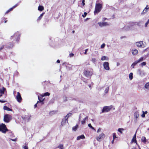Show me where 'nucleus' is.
<instances>
[{"mask_svg": "<svg viewBox=\"0 0 149 149\" xmlns=\"http://www.w3.org/2000/svg\"><path fill=\"white\" fill-rule=\"evenodd\" d=\"M144 60V57H142L140 58L138 60H137V61L139 63L143 61Z\"/></svg>", "mask_w": 149, "mask_h": 149, "instance_id": "obj_26", "label": "nucleus"}, {"mask_svg": "<svg viewBox=\"0 0 149 149\" xmlns=\"http://www.w3.org/2000/svg\"><path fill=\"white\" fill-rule=\"evenodd\" d=\"M149 23V22H147L145 24V26L146 27L147 26V25Z\"/></svg>", "mask_w": 149, "mask_h": 149, "instance_id": "obj_60", "label": "nucleus"}, {"mask_svg": "<svg viewBox=\"0 0 149 149\" xmlns=\"http://www.w3.org/2000/svg\"><path fill=\"white\" fill-rule=\"evenodd\" d=\"M3 109L4 110H7V111H12V110L7 107V106H5L3 107Z\"/></svg>", "mask_w": 149, "mask_h": 149, "instance_id": "obj_22", "label": "nucleus"}, {"mask_svg": "<svg viewBox=\"0 0 149 149\" xmlns=\"http://www.w3.org/2000/svg\"><path fill=\"white\" fill-rule=\"evenodd\" d=\"M11 119V116L8 114H6L4 116L3 120L6 123L9 122Z\"/></svg>", "mask_w": 149, "mask_h": 149, "instance_id": "obj_5", "label": "nucleus"}, {"mask_svg": "<svg viewBox=\"0 0 149 149\" xmlns=\"http://www.w3.org/2000/svg\"><path fill=\"white\" fill-rule=\"evenodd\" d=\"M136 132L135 134H134V136H133V138H134V139H136Z\"/></svg>", "mask_w": 149, "mask_h": 149, "instance_id": "obj_57", "label": "nucleus"}, {"mask_svg": "<svg viewBox=\"0 0 149 149\" xmlns=\"http://www.w3.org/2000/svg\"><path fill=\"white\" fill-rule=\"evenodd\" d=\"M22 99L21 97V95H20V94L19 93V103L21 102V101L22 100Z\"/></svg>", "mask_w": 149, "mask_h": 149, "instance_id": "obj_42", "label": "nucleus"}, {"mask_svg": "<svg viewBox=\"0 0 149 149\" xmlns=\"http://www.w3.org/2000/svg\"><path fill=\"white\" fill-rule=\"evenodd\" d=\"M68 122V120H67L66 119L64 118L63 119H62V122H61V125L62 126H63L65 125V123H66V122Z\"/></svg>", "mask_w": 149, "mask_h": 149, "instance_id": "obj_19", "label": "nucleus"}, {"mask_svg": "<svg viewBox=\"0 0 149 149\" xmlns=\"http://www.w3.org/2000/svg\"><path fill=\"white\" fill-rule=\"evenodd\" d=\"M112 108L111 106H105L103 109L102 112H107L109 111Z\"/></svg>", "mask_w": 149, "mask_h": 149, "instance_id": "obj_8", "label": "nucleus"}, {"mask_svg": "<svg viewBox=\"0 0 149 149\" xmlns=\"http://www.w3.org/2000/svg\"><path fill=\"white\" fill-rule=\"evenodd\" d=\"M18 37H19V32L17 31V32L15 33L13 36H11V39H15L16 41H18Z\"/></svg>", "mask_w": 149, "mask_h": 149, "instance_id": "obj_9", "label": "nucleus"}, {"mask_svg": "<svg viewBox=\"0 0 149 149\" xmlns=\"http://www.w3.org/2000/svg\"><path fill=\"white\" fill-rule=\"evenodd\" d=\"M67 97L66 96H64L63 97V100L64 101H65L67 100Z\"/></svg>", "mask_w": 149, "mask_h": 149, "instance_id": "obj_43", "label": "nucleus"}, {"mask_svg": "<svg viewBox=\"0 0 149 149\" xmlns=\"http://www.w3.org/2000/svg\"><path fill=\"white\" fill-rule=\"evenodd\" d=\"M63 146V144H60L59 145L58 147L57 148H62Z\"/></svg>", "mask_w": 149, "mask_h": 149, "instance_id": "obj_44", "label": "nucleus"}, {"mask_svg": "<svg viewBox=\"0 0 149 149\" xmlns=\"http://www.w3.org/2000/svg\"><path fill=\"white\" fill-rule=\"evenodd\" d=\"M145 87L147 89H149V82L145 84Z\"/></svg>", "mask_w": 149, "mask_h": 149, "instance_id": "obj_29", "label": "nucleus"}, {"mask_svg": "<svg viewBox=\"0 0 149 149\" xmlns=\"http://www.w3.org/2000/svg\"><path fill=\"white\" fill-rule=\"evenodd\" d=\"M102 130V129L101 128H99L97 131V133H99Z\"/></svg>", "mask_w": 149, "mask_h": 149, "instance_id": "obj_47", "label": "nucleus"}, {"mask_svg": "<svg viewBox=\"0 0 149 149\" xmlns=\"http://www.w3.org/2000/svg\"><path fill=\"white\" fill-rule=\"evenodd\" d=\"M81 124L83 125H84L85 123L86 122L85 120H84L81 121Z\"/></svg>", "mask_w": 149, "mask_h": 149, "instance_id": "obj_50", "label": "nucleus"}, {"mask_svg": "<svg viewBox=\"0 0 149 149\" xmlns=\"http://www.w3.org/2000/svg\"><path fill=\"white\" fill-rule=\"evenodd\" d=\"M139 112L137 111L135 112L134 113V117L135 118V119L134 120V121L135 122H136L137 118L139 117Z\"/></svg>", "mask_w": 149, "mask_h": 149, "instance_id": "obj_14", "label": "nucleus"}, {"mask_svg": "<svg viewBox=\"0 0 149 149\" xmlns=\"http://www.w3.org/2000/svg\"><path fill=\"white\" fill-rule=\"evenodd\" d=\"M8 130L7 129L6 126L4 124L2 123L0 124V131L3 133L5 134Z\"/></svg>", "mask_w": 149, "mask_h": 149, "instance_id": "obj_2", "label": "nucleus"}, {"mask_svg": "<svg viewBox=\"0 0 149 149\" xmlns=\"http://www.w3.org/2000/svg\"><path fill=\"white\" fill-rule=\"evenodd\" d=\"M141 140L144 143H145L146 142V138L144 136H143L142 137Z\"/></svg>", "mask_w": 149, "mask_h": 149, "instance_id": "obj_34", "label": "nucleus"}, {"mask_svg": "<svg viewBox=\"0 0 149 149\" xmlns=\"http://www.w3.org/2000/svg\"><path fill=\"white\" fill-rule=\"evenodd\" d=\"M98 24L101 27H103L109 25V23L107 22H99Z\"/></svg>", "mask_w": 149, "mask_h": 149, "instance_id": "obj_10", "label": "nucleus"}, {"mask_svg": "<svg viewBox=\"0 0 149 149\" xmlns=\"http://www.w3.org/2000/svg\"><path fill=\"white\" fill-rule=\"evenodd\" d=\"M104 68L106 70H110L109 63L108 62H105L103 64Z\"/></svg>", "mask_w": 149, "mask_h": 149, "instance_id": "obj_11", "label": "nucleus"}, {"mask_svg": "<svg viewBox=\"0 0 149 149\" xmlns=\"http://www.w3.org/2000/svg\"><path fill=\"white\" fill-rule=\"evenodd\" d=\"M85 138L83 134H82L80 136H77V140H79L81 139H84Z\"/></svg>", "mask_w": 149, "mask_h": 149, "instance_id": "obj_20", "label": "nucleus"}, {"mask_svg": "<svg viewBox=\"0 0 149 149\" xmlns=\"http://www.w3.org/2000/svg\"><path fill=\"white\" fill-rule=\"evenodd\" d=\"M141 64L142 66H144L146 65V63L145 62H143Z\"/></svg>", "mask_w": 149, "mask_h": 149, "instance_id": "obj_52", "label": "nucleus"}, {"mask_svg": "<svg viewBox=\"0 0 149 149\" xmlns=\"http://www.w3.org/2000/svg\"><path fill=\"white\" fill-rule=\"evenodd\" d=\"M16 98L17 102H19V92L17 93V94L16 97Z\"/></svg>", "mask_w": 149, "mask_h": 149, "instance_id": "obj_41", "label": "nucleus"}, {"mask_svg": "<svg viewBox=\"0 0 149 149\" xmlns=\"http://www.w3.org/2000/svg\"><path fill=\"white\" fill-rule=\"evenodd\" d=\"M45 13H43L42 14H41L40 16L38 17V19H37V21L40 20L41 19L42 17L44 15Z\"/></svg>", "mask_w": 149, "mask_h": 149, "instance_id": "obj_30", "label": "nucleus"}, {"mask_svg": "<svg viewBox=\"0 0 149 149\" xmlns=\"http://www.w3.org/2000/svg\"><path fill=\"white\" fill-rule=\"evenodd\" d=\"M124 130V129L119 128L118 129V132H120L121 134H122L123 132L122 131H123Z\"/></svg>", "mask_w": 149, "mask_h": 149, "instance_id": "obj_35", "label": "nucleus"}, {"mask_svg": "<svg viewBox=\"0 0 149 149\" xmlns=\"http://www.w3.org/2000/svg\"><path fill=\"white\" fill-rule=\"evenodd\" d=\"M105 46V44L104 43L103 44L101 45V48L102 49L104 48V47Z\"/></svg>", "mask_w": 149, "mask_h": 149, "instance_id": "obj_48", "label": "nucleus"}, {"mask_svg": "<svg viewBox=\"0 0 149 149\" xmlns=\"http://www.w3.org/2000/svg\"><path fill=\"white\" fill-rule=\"evenodd\" d=\"M38 103V101L37 103L34 105V108H36L37 107V104Z\"/></svg>", "mask_w": 149, "mask_h": 149, "instance_id": "obj_58", "label": "nucleus"}, {"mask_svg": "<svg viewBox=\"0 0 149 149\" xmlns=\"http://www.w3.org/2000/svg\"><path fill=\"white\" fill-rule=\"evenodd\" d=\"M77 125L73 127H72V130L74 131H75L77 129Z\"/></svg>", "mask_w": 149, "mask_h": 149, "instance_id": "obj_39", "label": "nucleus"}, {"mask_svg": "<svg viewBox=\"0 0 149 149\" xmlns=\"http://www.w3.org/2000/svg\"><path fill=\"white\" fill-rule=\"evenodd\" d=\"M17 140V138H15V139H10V140L14 141H16Z\"/></svg>", "mask_w": 149, "mask_h": 149, "instance_id": "obj_49", "label": "nucleus"}, {"mask_svg": "<svg viewBox=\"0 0 149 149\" xmlns=\"http://www.w3.org/2000/svg\"><path fill=\"white\" fill-rule=\"evenodd\" d=\"M109 87L108 86V87H107L105 89V91H104V92L105 93H107L108 92L109 90Z\"/></svg>", "mask_w": 149, "mask_h": 149, "instance_id": "obj_37", "label": "nucleus"}, {"mask_svg": "<svg viewBox=\"0 0 149 149\" xmlns=\"http://www.w3.org/2000/svg\"><path fill=\"white\" fill-rule=\"evenodd\" d=\"M132 52L133 55H136L138 53V51L136 49H132Z\"/></svg>", "mask_w": 149, "mask_h": 149, "instance_id": "obj_17", "label": "nucleus"}, {"mask_svg": "<svg viewBox=\"0 0 149 149\" xmlns=\"http://www.w3.org/2000/svg\"><path fill=\"white\" fill-rule=\"evenodd\" d=\"M31 115L28 114L25 115H23L22 116V118L24 121V123L28 122L31 120Z\"/></svg>", "mask_w": 149, "mask_h": 149, "instance_id": "obj_3", "label": "nucleus"}, {"mask_svg": "<svg viewBox=\"0 0 149 149\" xmlns=\"http://www.w3.org/2000/svg\"><path fill=\"white\" fill-rule=\"evenodd\" d=\"M24 149H28V147L27 145H25L24 146Z\"/></svg>", "mask_w": 149, "mask_h": 149, "instance_id": "obj_54", "label": "nucleus"}, {"mask_svg": "<svg viewBox=\"0 0 149 149\" xmlns=\"http://www.w3.org/2000/svg\"><path fill=\"white\" fill-rule=\"evenodd\" d=\"M72 115V113H69L67 115L64 117L67 120H68V118L69 116H71Z\"/></svg>", "mask_w": 149, "mask_h": 149, "instance_id": "obj_27", "label": "nucleus"}, {"mask_svg": "<svg viewBox=\"0 0 149 149\" xmlns=\"http://www.w3.org/2000/svg\"><path fill=\"white\" fill-rule=\"evenodd\" d=\"M84 113L82 114H80L79 115V120H80V118L82 116H83V115H84Z\"/></svg>", "mask_w": 149, "mask_h": 149, "instance_id": "obj_53", "label": "nucleus"}, {"mask_svg": "<svg viewBox=\"0 0 149 149\" xmlns=\"http://www.w3.org/2000/svg\"><path fill=\"white\" fill-rule=\"evenodd\" d=\"M18 4H16L14 6H13L12 7L10 8L5 13V14H7L9 12H10L11 11H12L16 7H17L18 6Z\"/></svg>", "mask_w": 149, "mask_h": 149, "instance_id": "obj_16", "label": "nucleus"}, {"mask_svg": "<svg viewBox=\"0 0 149 149\" xmlns=\"http://www.w3.org/2000/svg\"><path fill=\"white\" fill-rule=\"evenodd\" d=\"M109 60V58L105 56H103L101 58V60L102 61L104 60L108 61Z\"/></svg>", "mask_w": 149, "mask_h": 149, "instance_id": "obj_18", "label": "nucleus"}, {"mask_svg": "<svg viewBox=\"0 0 149 149\" xmlns=\"http://www.w3.org/2000/svg\"><path fill=\"white\" fill-rule=\"evenodd\" d=\"M120 65V63H119L117 62V66H119Z\"/></svg>", "mask_w": 149, "mask_h": 149, "instance_id": "obj_63", "label": "nucleus"}, {"mask_svg": "<svg viewBox=\"0 0 149 149\" xmlns=\"http://www.w3.org/2000/svg\"><path fill=\"white\" fill-rule=\"evenodd\" d=\"M113 140H114L116 138H117V137L116 136V134L115 133L113 134Z\"/></svg>", "mask_w": 149, "mask_h": 149, "instance_id": "obj_38", "label": "nucleus"}, {"mask_svg": "<svg viewBox=\"0 0 149 149\" xmlns=\"http://www.w3.org/2000/svg\"><path fill=\"white\" fill-rule=\"evenodd\" d=\"M138 63L137 61H135L132 64L131 67H132L133 68H134V66H135Z\"/></svg>", "mask_w": 149, "mask_h": 149, "instance_id": "obj_24", "label": "nucleus"}, {"mask_svg": "<svg viewBox=\"0 0 149 149\" xmlns=\"http://www.w3.org/2000/svg\"><path fill=\"white\" fill-rule=\"evenodd\" d=\"M44 9V7L42 6H39L38 7V9L39 10L42 11Z\"/></svg>", "mask_w": 149, "mask_h": 149, "instance_id": "obj_25", "label": "nucleus"}, {"mask_svg": "<svg viewBox=\"0 0 149 149\" xmlns=\"http://www.w3.org/2000/svg\"><path fill=\"white\" fill-rule=\"evenodd\" d=\"M50 93L49 92H47L44 93L42 95V97L44 96H49L50 95Z\"/></svg>", "mask_w": 149, "mask_h": 149, "instance_id": "obj_28", "label": "nucleus"}, {"mask_svg": "<svg viewBox=\"0 0 149 149\" xmlns=\"http://www.w3.org/2000/svg\"><path fill=\"white\" fill-rule=\"evenodd\" d=\"M105 136V134L103 133L102 132L96 137V139L98 141L100 142L101 141L102 139H103Z\"/></svg>", "mask_w": 149, "mask_h": 149, "instance_id": "obj_6", "label": "nucleus"}, {"mask_svg": "<svg viewBox=\"0 0 149 149\" xmlns=\"http://www.w3.org/2000/svg\"><path fill=\"white\" fill-rule=\"evenodd\" d=\"M88 49H86L85 50V52L84 53V54H87V51H88Z\"/></svg>", "mask_w": 149, "mask_h": 149, "instance_id": "obj_56", "label": "nucleus"}, {"mask_svg": "<svg viewBox=\"0 0 149 149\" xmlns=\"http://www.w3.org/2000/svg\"><path fill=\"white\" fill-rule=\"evenodd\" d=\"M137 73L139 74V75L143 77L146 75V73L144 71L141 70L140 69H139L137 70Z\"/></svg>", "mask_w": 149, "mask_h": 149, "instance_id": "obj_7", "label": "nucleus"}, {"mask_svg": "<svg viewBox=\"0 0 149 149\" xmlns=\"http://www.w3.org/2000/svg\"><path fill=\"white\" fill-rule=\"evenodd\" d=\"M13 45L11 44L10 43L7 44V45H6V46L8 48H10L13 47Z\"/></svg>", "mask_w": 149, "mask_h": 149, "instance_id": "obj_32", "label": "nucleus"}, {"mask_svg": "<svg viewBox=\"0 0 149 149\" xmlns=\"http://www.w3.org/2000/svg\"><path fill=\"white\" fill-rule=\"evenodd\" d=\"M38 99L39 100L40 102L42 103L44 99H42V98L40 97L39 96H38Z\"/></svg>", "mask_w": 149, "mask_h": 149, "instance_id": "obj_33", "label": "nucleus"}, {"mask_svg": "<svg viewBox=\"0 0 149 149\" xmlns=\"http://www.w3.org/2000/svg\"><path fill=\"white\" fill-rule=\"evenodd\" d=\"M91 61H92L94 63H95V62H96V59L95 58H93L92 59V60H91Z\"/></svg>", "mask_w": 149, "mask_h": 149, "instance_id": "obj_40", "label": "nucleus"}, {"mask_svg": "<svg viewBox=\"0 0 149 149\" xmlns=\"http://www.w3.org/2000/svg\"><path fill=\"white\" fill-rule=\"evenodd\" d=\"M144 111H143V113L141 115V116L142 117L144 118L145 117V114L144 113Z\"/></svg>", "mask_w": 149, "mask_h": 149, "instance_id": "obj_45", "label": "nucleus"}, {"mask_svg": "<svg viewBox=\"0 0 149 149\" xmlns=\"http://www.w3.org/2000/svg\"><path fill=\"white\" fill-rule=\"evenodd\" d=\"M136 45L139 47L144 48V45L143 44V41L136 42Z\"/></svg>", "mask_w": 149, "mask_h": 149, "instance_id": "obj_12", "label": "nucleus"}, {"mask_svg": "<svg viewBox=\"0 0 149 149\" xmlns=\"http://www.w3.org/2000/svg\"><path fill=\"white\" fill-rule=\"evenodd\" d=\"M102 8V5L100 3H96L94 11L95 14L97 13L100 12Z\"/></svg>", "mask_w": 149, "mask_h": 149, "instance_id": "obj_1", "label": "nucleus"}, {"mask_svg": "<svg viewBox=\"0 0 149 149\" xmlns=\"http://www.w3.org/2000/svg\"><path fill=\"white\" fill-rule=\"evenodd\" d=\"M132 142H134L135 143H136V139H134V138H132Z\"/></svg>", "mask_w": 149, "mask_h": 149, "instance_id": "obj_51", "label": "nucleus"}, {"mask_svg": "<svg viewBox=\"0 0 149 149\" xmlns=\"http://www.w3.org/2000/svg\"><path fill=\"white\" fill-rule=\"evenodd\" d=\"M87 14V13L86 12H85L84 13V14L82 15V16L83 17H84L86 16Z\"/></svg>", "mask_w": 149, "mask_h": 149, "instance_id": "obj_46", "label": "nucleus"}, {"mask_svg": "<svg viewBox=\"0 0 149 149\" xmlns=\"http://www.w3.org/2000/svg\"><path fill=\"white\" fill-rule=\"evenodd\" d=\"M88 126L89 127H90L93 130L95 131V129L92 126L91 124H89L88 125Z\"/></svg>", "mask_w": 149, "mask_h": 149, "instance_id": "obj_36", "label": "nucleus"}, {"mask_svg": "<svg viewBox=\"0 0 149 149\" xmlns=\"http://www.w3.org/2000/svg\"><path fill=\"white\" fill-rule=\"evenodd\" d=\"M74 56V54L73 53H71L70 54V57H72Z\"/></svg>", "mask_w": 149, "mask_h": 149, "instance_id": "obj_59", "label": "nucleus"}, {"mask_svg": "<svg viewBox=\"0 0 149 149\" xmlns=\"http://www.w3.org/2000/svg\"><path fill=\"white\" fill-rule=\"evenodd\" d=\"M107 18H103V19H102V20L103 21H104L106 19H107Z\"/></svg>", "mask_w": 149, "mask_h": 149, "instance_id": "obj_64", "label": "nucleus"}, {"mask_svg": "<svg viewBox=\"0 0 149 149\" xmlns=\"http://www.w3.org/2000/svg\"><path fill=\"white\" fill-rule=\"evenodd\" d=\"M6 90V88L4 87H3L2 89H0V94H4Z\"/></svg>", "mask_w": 149, "mask_h": 149, "instance_id": "obj_21", "label": "nucleus"}, {"mask_svg": "<svg viewBox=\"0 0 149 149\" xmlns=\"http://www.w3.org/2000/svg\"><path fill=\"white\" fill-rule=\"evenodd\" d=\"M149 9L148 7V5H147L146 7L144 9V10H143L142 12V13H145Z\"/></svg>", "mask_w": 149, "mask_h": 149, "instance_id": "obj_23", "label": "nucleus"}, {"mask_svg": "<svg viewBox=\"0 0 149 149\" xmlns=\"http://www.w3.org/2000/svg\"><path fill=\"white\" fill-rule=\"evenodd\" d=\"M134 23L131 22L129 23L127 25L125 26L124 28L127 31L130 28V27L133 26L134 25Z\"/></svg>", "mask_w": 149, "mask_h": 149, "instance_id": "obj_13", "label": "nucleus"}, {"mask_svg": "<svg viewBox=\"0 0 149 149\" xmlns=\"http://www.w3.org/2000/svg\"><path fill=\"white\" fill-rule=\"evenodd\" d=\"M6 101H3L0 100V102H2V103H4L6 102Z\"/></svg>", "mask_w": 149, "mask_h": 149, "instance_id": "obj_62", "label": "nucleus"}, {"mask_svg": "<svg viewBox=\"0 0 149 149\" xmlns=\"http://www.w3.org/2000/svg\"><path fill=\"white\" fill-rule=\"evenodd\" d=\"M84 2H85V0H82V5L83 6H84L85 4Z\"/></svg>", "mask_w": 149, "mask_h": 149, "instance_id": "obj_55", "label": "nucleus"}, {"mask_svg": "<svg viewBox=\"0 0 149 149\" xmlns=\"http://www.w3.org/2000/svg\"><path fill=\"white\" fill-rule=\"evenodd\" d=\"M4 47L3 46H2L0 48V51Z\"/></svg>", "mask_w": 149, "mask_h": 149, "instance_id": "obj_61", "label": "nucleus"}, {"mask_svg": "<svg viewBox=\"0 0 149 149\" xmlns=\"http://www.w3.org/2000/svg\"><path fill=\"white\" fill-rule=\"evenodd\" d=\"M84 75L86 77H91L93 74L92 70L89 69L85 70L84 72Z\"/></svg>", "mask_w": 149, "mask_h": 149, "instance_id": "obj_4", "label": "nucleus"}, {"mask_svg": "<svg viewBox=\"0 0 149 149\" xmlns=\"http://www.w3.org/2000/svg\"><path fill=\"white\" fill-rule=\"evenodd\" d=\"M18 4H16L14 6H13L12 7L10 8L5 13V14H7L9 12H10L11 11H12L16 7H17L18 6Z\"/></svg>", "mask_w": 149, "mask_h": 149, "instance_id": "obj_15", "label": "nucleus"}, {"mask_svg": "<svg viewBox=\"0 0 149 149\" xmlns=\"http://www.w3.org/2000/svg\"><path fill=\"white\" fill-rule=\"evenodd\" d=\"M129 77L130 80H132L133 79V73L132 72L130 73L129 74Z\"/></svg>", "mask_w": 149, "mask_h": 149, "instance_id": "obj_31", "label": "nucleus"}]
</instances>
